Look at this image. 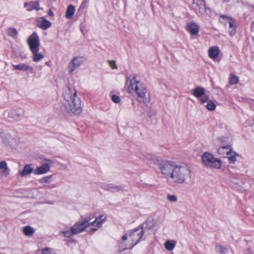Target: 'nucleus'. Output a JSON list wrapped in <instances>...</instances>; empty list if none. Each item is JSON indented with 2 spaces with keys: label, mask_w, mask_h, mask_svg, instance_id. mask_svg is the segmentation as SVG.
I'll return each instance as SVG.
<instances>
[{
  "label": "nucleus",
  "mask_w": 254,
  "mask_h": 254,
  "mask_svg": "<svg viewBox=\"0 0 254 254\" xmlns=\"http://www.w3.org/2000/svg\"><path fill=\"white\" fill-rule=\"evenodd\" d=\"M239 82V78L233 73H231L229 77V83L230 85H233L237 84Z\"/></svg>",
  "instance_id": "30"
},
{
  "label": "nucleus",
  "mask_w": 254,
  "mask_h": 254,
  "mask_svg": "<svg viewBox=\"0 0 254 254\" xmlns=\"http://www.w3.org/2000/svg\"><path fill=\"white\" fill-rule=\"evenodd\" d=\"M75 11V7L72 5H69L65 12V17L67 19H70L74 15Z\"/></svg>",
  "instance_id": "25"
},
{
  "label": "nucleus",
  "mask_w": 254,
  "mask_h": 254,
  "mask_svg": "<svg viewBox=\"0 0 254 254\" xmlns=\"http://www.w3.org/2000/svg\"><path fill=\"white\" fill-rule=\"evenodd\" d=\"M193 7L198 14H204L206 11L204 0H193Z\"/></svg>",
  "instance_id": "10"
},
{
  "label": "nucleus",
  "mask_w": 254,
  "mask_h": 254,
  "mask_svg": "<svg viewBox=\"0 0 254 254\" xmlns=\"http://www.w3.org/2000/svg\"><path fill=\"white\" fill-rule=\"evenodd\" d=\"M232 17L228 16L225 15H221L219 17V21L221 23L223 24L225 26H226L228 22L232 20Z\"/></svg>",
  "instance_id": "29"
},
{
  "label": "nucleus",
  "mask_w": 254,
  "mask_h": 254,
  "mask_svg": "<svg viewBox=\"0 0 254 254\" xmlns=\"http://www.w3.org/2000/svg\"><path fill=\"white\" fill-rule=\"evenodd\" d=\"M5 113L9 119L15 121H19L22 117V114L19 110L12 109L6 111Z\"/></svg>",
  "instance_id": "13"
},
{
  "label": "nucleus",
  "mask_w": 254,
  "mask_h": 254,
  "mask_svg": "<svg viewBox=\"0 0 254 254\" xmlns=\"http://www.w3.org/2000/svg\"><path fill=\"white\" fill-rule=\"evenodd\" d=\"M64 101L61 106L64 113L68 114H79L82 112L81 100L77 96L74 88L68 87L64 96Z\"/></svg>",
  "instance_id": "2"
},
{
  "label": "nucleus",
  "mask_w": 254,
  "mask_h": 254,
  "mask_svg": "<svg viewBox=\"0 0 254 254\" xmlns=\"http://www.w3.org/2000/svg\"><path fill=\"white\" fill-rule=\"evenodd\" d=\"M12 66L14 69L19 71L32 72L33 70V67L27 64L21 63L18 64H12Z\"/></svg>",
  "instance_id": "15"
},
{
  "label": "nucleus",
  "mask_w": 254,
  "mask_h": 254,
  "mask_svg": "<svg viewBox=\"0 0 254 254\" xmlns=\"http://www.w3.org/2000/svg\"><path fill=\"white\" fill-rule=\"evenodd\" d=\"M191 93L195 97L201 104L206 102V96L205 95V90L204 88L197 86L191 90Z\"/></svg>",
  "instance_id": "9"
},
{
  "label": "nucleus",
  "mask_w": 254,
  "mask_h": 254,
  "mask_svg": "<svg viewBox=\"0 0 254 254\" xmlns=\"http://www.w3.org/2000/svg\"><path fill=\"white\" fill-rule=\"evenodd\" d=\"M89 219L85 218L81 221L76 223L72 227L71 230L76 235L84 231L86 228L89 226Z\"/></svg>",
  "instance_id": "8"
},
{
  "label": "nucleus",
  "mask_w": 254,
  "mask_h": 254,
  "mask_svg": "<svg viewBox=\"0 0 254 254\" xmlns=\"http://www.w3.org/2000/svg\"><path fill=\"white\" fill-rule=\"evenodd\" d=\"M147 159L155 166V169L167 180L178 184H186L190 178L191 172L188 166L172 160L163 159L152 155Z\"/></svg>",
  "instance_id": "1"
},
{
  "label": "nucleus",
  "mask_w": 254,
  "mask_h": 254,
  "mask_svg": "<svg viewBox=\"0 0 254 254\" xmlns=\"http://www.w3.org/2000/svg\"><path fill=\"white\" fill-rule=\"evenodd\" d=\"M231 147V144L222 145L217 150L218 153L222 157H226L230 155Z\"/></svg>",
  "instance_id": "18"
},
{
  "label": "nucleus",
  "mask_w": 254,
  "mask_h": 254,
  "mask_svg": "<svg viewBox=\"0 0 254 254\" xmlns=\"http://www.w3.org/2000/svg\"><path fill=\"white\" fill-rule=\"evenodd\" d=\"M220 51L218 46L211 47L208 50L209 57L213 61L219 62L220 59L218 58Z\"/></svg>",
  "instance_id": "12"
},
{
  "label": "nucleus",
  "mask_w": 254,
  "mask_h": 254,
  "mask_svg": "<svg viewBox=\"0 0 254 254\" xmlns=\"http://www.w3.org/2000/svg\"><path fill=\"white\" fill-rule=\"evenodd\" d=\"M39 51H36L34 52H32L33 55L32 60L34 62H38L44 57V54L39 53Z\"/></svg>",
  "instance_id": "26"
},
{
  "label": "nucleus",
  "mask_w": 254,
  "mask_h": 254,
  "mask_svg": "<svg viewBox=\"0 0 254 254\" xmlns=\"http://www.w3.org/2000/svg\"><path fill=\"white\" fill-rule=\"evenodd\" d=\"M106 217L100 215L91 223H89V226H91L90 230L93 232L96 231L102 225L103 222L105 220Z\"/></svg>",
  "instance_id": "14"
},
{
  "label": "nucleus",
  "mask_w": 254,
  "mask_h": 254,
  "mask_svg": "<svg viewBox=\"0 0 254 254\" xmlns=\"http://www.w3.org/2000/svg\"><path fill=\"white\" fill-rule=\"evenodd\" d=\"M144 234L143 227L139 226L128 232V234H125L122 236V240L123 241L128 240V246L127 248H124L123 250L127 249H132L135 245L137 244L141 239Z\"/></svg>",
  "instance_id": "4"
},
{
  "label": "nucleus",
  "mask_w": 254,
  "mask_h": 254,
  "mask_svg": "<svg viewBox=\"0 0 254 254\" xmlns=\"http://www.w3.org/2000/svg\"><path fill=\"white\" fill-rule=\"evenodd\" d=\"M50 169V165L47 163H45L34 169V174L36 175L45 174L48 173Z\"/></svg>",
  "instance_id": "17"
},
{
  "label": "nucleus",
  "mask_w": 254,
  "mask_h": 254,
  "mask_svg": "<svg viewBox=\"0 0 254 254\" xmlns=\"http://www.w3.org/2000/svg\"><path fill=\"white\" fill-rule=\"evenodd\" d=\"M52 175L45 177L43 178L40 179L39 180V182L41 184L43 183H50V179L52 177Z\"/></svg>",
  "instance_id": "36"
},
{
  "label": "nucleus",
  "mask_w": 254,
  "mask_h": 254,
  "mask_svg": "<svg viewBox=\"0 0 254 254\" xmlns=\"http://www.w3.org/2000/svg\"><path fill=\"white\" fill-rule=\"evenodd\" d=\"M62 233L66 238H69L71 236L75 235L73 233V231L71 230V227L70 228V230L63 231L62 232Z\"/></svg>",
  "instance_id": "35"
},
{
  "label": "nucleus",
  "mask_w": 254,
  "mask_h": 254,
  "mask_svg": "<svg viewBox=\"0 0 254 254\" xmlns=\"http://www.w3.org/2000/svg\"><path fill=\"white\" fill-rule=\"evenodd\" d=\"M109 63L110 66L112 69H117V66L116 65V62L115 61H109Z\"/></svg>",
  "instance_id": "40"
},
{
  "label": "nucleus",
  "mask_w": 254,
  "mask_h": 254,
  "mask_svg": "<svg viewBox=\"0 0 254 254\" xmlns=\"http://www.w3.org/2000/svg\"><path fill=\"white\" fill-rule=\"evenodd\" d=\"M176 246V242L174 240H168L164 244L165 249L168 251L173 250Z\"/></svg>",
  "instance_id": "28"
},
{
  "label": "nucleus",
  "mask_w": 254,
  "mask_h": 254,
  "mask_svg": "<svg viewBox=\"0 0 254 254\" xmlns=\"http://www.w3.org/2000/svg\"><path fill=\"white\" fill-rule=\"evenodd\" d=\"M216 108L215 104L211 101L207 100V110L213 111Z\"/></svg>",
  "instance_id": "37"
},
{
  "label": "nucleus",
  "mask_w": 254,
  "mask_h": 254,
  "mask_svg": "<svg viewBox=\"0 0 254 254\" xmlns=\"http://www.w3.org/2000/svg\"><path fill=\"white\" fill-rule=\"evenodd\" d=\"M86 58L84 56H76L73 58L68 64V73L72 74L76 68L83 64Z\"/></svg>",
  "instance_id": "5"
},
{
  "label": "nucleus",
  "mask_w": 254,
  "mask_h": 254,
  "mask_svg": "<svg viewBox=\"0 0 254 254\" xmlns=\"http://www.w3.org/2000/svg\"><path fill=\"white\" fill-rule=\"evenodd\" d=\"M126 86L128 91L137 96V100L140 103L147 104L146 99L147 89L144 83L133 75L132 77H127ZM149 102V101H148Z\"/></svg>",
  "instance_id": "3"
},
{
  "label": "nucleus",
  "mask_w": 254,
  "mask_h": 254,
  "mask_svg": "<svg viewBox=\"0 0 254 254\" xmlns=\"http://www.w3.org/2000/svg\"><path fill=\"white\" fill-rule=\"evenodd\" d=\"M23 232L25 235L30 236L34 234V230L31 227L29 226H26L23 228Z\"/></svg>",
  "instance_id": "31"
},
{
  "label": "nucleus",
  "mask_w": 254,
  "mask_h": 254,
  "mask_svg": "<svg viewBox=\"0 0 254 254\" xmlns=\"http://www.w3.org/2000/svg\"><path fill=\"white\" fill-rule=\"evenodd\" d=\"M237 155L236 153L232 151L231 149H230V155H227L226 157L228 158L229 163H234L236 161V156Z\"/></svg>",
  "instance_id": "32"
},
{
  "label": "nucleus",
  "mask_w": 254,
  "mask_h": 254,
  "mask_svg": "<svg viewBox=\"0 0 254 254\" xmlns=\"http://www.w3.org/2000/svg\"><path fill=\"white\" fill-rule=\"evenodd\" d=\"M228 139L227 138H226V137H225V138H224V139H225V140H226V139Z\"/></svg>",
  "instance_id": "43"
},
{
  "label": "nucleus",
  "mask_w": 254,
  "mask_h": 254,
  "mask_svg": "<svg viewBox=\"0 0 254 254\" xmlns=\"http://www.w3.org/2000/svg\"><path fill=\"white\" fill-rule=\"evenodd\" d=\"M167 197L171 202H176L177 200V197L175 195L168 194Z\"/></svg>",
  "instance_id": "39"
},
{
  "label": "nucleus",
  "mask_w": 254,
  "mask_h": 254,
  "mask_svg": "<svg viewBox=\"0 0 254 254\" xmlns=\"http://www.w3.org/2000/svg\"><path fill=\"white\" fill-rule=\"evenodd\" d=\"M34 174V169L32 164H26L24 166L22 171H19L18 174L21 177H24L31 173Z\"/></svg>",
  "instance_id": "16"
},
{
  "label": "nucleus",
  "mask_w": 254,
  "mask_h": 254,
  "mask_svg": "<svg viewBox=\"0 0 254 254\" xmlns=\"http://www.w3.org/2000/svg\"><path fill=\"white\" fill-rule=\"evenodd\" d=\"M229 24V32L231 36H234L236 33V25L235 23V20L232 18V20L228 22Z\"/></svg>",
  "instance_id": "24"
},
{
  "label": "nucleus",
  "mask_w": 254,
  "mask_h": 254,
  "mask_svg": "<svg viewBox=\"0 0 254 254\" xmlns=\"http://www.w3.org/2000/svg\"><path fill=\"white\" fill-rule=\"evenodd\" d=\"M10 169L8 168L7 164L5 161L0 162V176H7L9 174Z\"/></svg>",
  "instance_id": "20"
},
{
  "label": "nucleus",
  "mask_w": 254,
  "mask_h": 254,
  "mask_svg": "<svg viewBox=\"0 0 254 254\" xmlns=\"http://www.w3.org/2000/svg\"><path fill=\"white\" fill-rule=\"evenodd\" d=\"M103 189L111 192H118L123 190V188L120 186H116L114 184H107L103 186Z\"/></svg>",
  "instance_id": "21"
},
{
  "label": "nucleus",
  "mask_w": 254,
  "mask_h": 254,
  "mask_svg": "<svg viewBox=\"0 0 254 254\" xmlns=\"http://www.w3.org/2000/svg\"><path fill=\"white\" fill-rule=\"evenodd\" d=\"M187 29L192 35H196L199 31L198 25L193 22H189L187 24Z\"/></svg>",
  "instance_id": "19"
},
{
  "label": "nucleus",
  "mask_w": 254,
  "mask_h": 254,
  "mask_svg": "<svg viewBox=\"0 0 254 254\" xmlns=\"http://www.w3.org/2000/svg\"><path fill=\"white\" fill-rule=\"evenodd\" d=\"M202 162L204 164L206 165V152H204L201 157Z\"/></svg>",
  "instance_id": "41"
},
{
  "label": "nucleus",
  "mask_w": 254,
  "mask_h": 254,
  "mask_svg": "<svg viewBox=\"0 0 254 254\" xmlns=\"http://www.w3.org/2000/svg\"><path fill=\"white\" fill-rule=\"evenodd\" d=\"M6 34L10 37L15 39L18 35L17 30L13 27H8L6 30Z\"/></svg>",
  "instance_id": "27"
},
{
  "label": "nucleus",
  "mask_w": 254,
  "mask_h": 254,
  "mask_svg": "<svg viewBox=\"0 0 254 254\" xmlns=\"http://www.w3.org/2000/svg\"><path fill=\"white\" fill-rule=\"evenodd\" d=\"M38 24L42 29L46 30L51 26V23L44 17L40 18L38 20Z\"/></svg>",
  "instance_id": "23"
},
{
  "label": "nucleus",
  "mask_w": 254,
  "mask_h": 254,
  "mask_svg": "<svg viewBox=\"0 0 254 254\" xmlns=\"http://www.w3.org/2000/svg\"><path fill=\"white\" fill-rule=\"evenodd\" d=\"M208 166L218 169L220 168L222 166V162L220 159L214 158L211 154L207 152V166Z\"/></svg>",
  "instance_id": "11"
},
{
  "label": "nucleus",
  "mask_w": 254,
  "mask_h": 254,
  "mask_svg": "<svg viewBox=\"0 0 254 254\" xmlns=\"http://www.w3.org/2000/svg\"><path fill=\"white\" fill-rule=\"evenodd\" d=\"M24 6L25 7L27 8V10L28 11H32L33 9H36L38 11L40 9L39 2L38 1L26 2L24 3Z\"/></svg>",
  "instance_id": "22"
},
{
  "label": "nucleus",
  "mask_w": 254,
  "mask_h": 254,
  "mask_svg": "<svg viewBox=\"0 0 254 254\" xmlns=\"http://www.w3.org/2000/svg\"><path fill=\"white\" fill-rule=\"evenodd\" d=\"M42 254H56V252L53 249L45 248L42 250Z\"/></svg>",
  "instance_id": "34"
},
{
  "label": "nucleus",
  "mask_w": 254,
  "mask_h": 254,
  "mask_svg": "<svg viewBox=\"0 0 254 254\" xmlns=\"http://www.w3.org/2000/svg\"><path fill=\"white\" fill-rule=\"evenodd\" d=\"M27 42L31 52L40 50V42L39 37L36 33H33L27 40Z\"/></svg>",
  "instance_id": "6"
},
{
  "label": "nucleus",
  "mask_w": 254,
  "mask_h": 254,
  "mask_svg": "<svg viewBox=\"0 0 254 254\" xmlns=\"http://www.w3.org/2000/svg\"><path fill=\"white\" fill-rule=\"evenodd\" d=\"M1 137L3 143L6 146L14 147L16 146L19 143V140L17 138L14 137L8 133H3L1 134Z\"/></svg>",
  "instance_id": "7"
},
{
  "label": "nucleus",
  "mask_w": 254,
  "mask_h": 254,
  "mask_svg": "<svg viewBox=\"0 0 254 254\" xmlns=\"http://www.w3.org/2000/svg\"><path fill=\"white\" fill-rule=\"evenodd\" d=\"M49 14L50 15H53V12H52L51 10H50V11H49Z\"/></svg>",
  "instance_id": "42"
},
{
  "label": "nucleus",
  "mask_w": 254,
  "mask_h": 254,
  "mask_svg": "<svg viewBox=\"0 0 254 254\" xmlns=\"http://www.w3.org/2000/svg\"><path fill=\"white\" fill-rule=\"evenodd\" d=\"M216 248L217 251L221 254H227L228 253V250L226 247L218 245L216 246Z\"/></svg>",
  "instance_id": "33"
},
{
  "label": "nucleus",
  "mask_w": 254,
  "mask_h": 254,
  "mask_svg": "<svg viewBox=\"0 0 254 254\" xmlns=\"http://www.w3.org/2000/svg\"><path fill=\"white\" fill-rule=\"evenodd\" d=\"M112 101L115 103H119L121 101L120 97L115 94L112 95L111 96Z\"/></svg>",
  "instance_id": "38"
}]
</instances>
